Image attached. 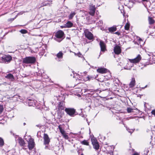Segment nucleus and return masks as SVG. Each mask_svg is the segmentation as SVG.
Wrapping results in <instances>:
<instances>
[{
  "label": "nucleus",
  "instance_id": "f257e3e1",
  "mask_svg": "<svg viewBox=\"0 0 155 155\" xmlns=\"http://www.w3.org/2000/svg\"><path fill=\"white\" fill-rule=\"evenodd\" d=\"M23 62L26 64H32L35 63L36 61L35 58L34 57H27L22 59Z\"/></svg>",
  "mask_w": 155,
  "mask_h": 155
},
{
  "label": "nucleus",
  "instance_id": "f03ea898",
  "mask_svg": "<svg viewBox=\"0 0 155 155\" xmlns=\"http://www.w3.org/2000/svg\"><path fill=\"white\" fill-rule=\"evenodd\" d=\"M64 35V33L62 31H58L55 34V36L56 38H55V40L60 42L63 39Z\"/></svg>",
  "mask_w": 155,
  "mask_h": 155
},
{
  "label": "nucleus",
  "instance_id": "7ed1b4c3",
  "mask_svg": "<svg viewBox=\"0 0 155 155\" xmlns=\"http://www.w3.org/2000/svg\"><path fill=\"white\" fill-rule=\"evenodd\" d=\"M12 58L10 55H5L3 56L1 58V61L3 63H8L12 60Z\"/></svg>",
  "mask_w": 155,
  "mask_h": 155
},
{
  "label": "nucleus",
  "instance_id": "20e7f679",
  "mask_svg": "<svg viewBox=\"0 0 155 155\" xmlns=\"http://www.w3.org/2000/svg\"><path fill=\"white\" fill-rule=\"evenodd\" d=\"M64 148L63 144H59L57 145H55L53 147V150L55 153L58 152L59 151H62L63 150Z\"/></svg>",
  "mask_w": 155,
  "mask_h": 155
},
{
  "label": "nucleus",
  "instance_id": "39448f33",
  "mask_svg": "<svg viewBox=\"0 0 155 155\" xmlns=\"http://www.w3.org/2000/svg\"><path fill=\"white\" fill-rule=\"evenodd\" d=\"M84 34L85 36L89 40H91L94 39L92 34L90 32L88 29H86L84 31Z\"/></svg>",
  "mask_w": 155,
  "mask_h": 155
},
{
  "label": "nucleus",
  "instance_id": "423d86ee",
  "mask_svg": "<svg viewBox=\"0 0 155 155\" xmlns=\"http://www.w3.org/2000/svg\"><path fill=\"white\" fill-rule=\"evenodd\" d=\"M65 111L68 114L71 116H73L75 112V109L71 108H66Z\"/></svg>",
  "mask_w": 155,
  "mask_h": 155
},
{
  "label": "nucleus",
  "instance_id": "0eeeda50",
  "mask_svg": "<svg viewBox=\"0 0 155 155\" xmlns=\"http://www.w3.org/2000/svg\"><path fill=\"white\" fill-rule=\"evenodd\" d=\"M28 143V147L30 150H32L35 146V142L33 139L30 137L28 140H27Z\"/></svg>",
  "mask_w": 155,
  "mask_h": 155
},
{
  "label": "nucleus",
  "instance_id": "6e6552de",
  "mask_svg": "<svg viewBox=\"0 0 155 155\" xmlns=\"http://www.w3.org/2000/svg\"><path fill=\"white\" fill-rule=\"evenodd\" d=\"M141 59V57L140 55L138 54L135 58L132 59H129V61L131 63L136 64L139 62Z\"/></svg>",
  "mask_w": 155,
  "mask_h": 155
},
{
  "label": "nucleus",
  "instance_id": "1a4fd4ad",
  "mask_svg": "<svg viewBox=\"0 0 155 155\" xmlns=\"http://www.w3.org/2000/svg\"><path fill=\"white\" fill-rule=\"evenodd\" d=\"M43 139L44 144L45 145H48L50 141V140L47 134H44Z\"/></svg>",
  "mask_w": 155,
  "mask_h": 155
},
{
  "label": "nucleus",
  "instance_id": "9d476101",
  "mask_svg": "<svg viewBox=\"0 0 155 155\" xmlns=\"http://www.w3.org/2000/svg\"><path fill=\"white\" fill-rule=\"evenodd\" d=\"M91 140L94 148L96 150H98L99 147V145L97 140L95 139H92Z\"/></svg>",
  "mask_w": 155,
  "mask_h": 155
},
{
  "label": "nucleus",
  "instance_id": "9b49d317",
  "mask_svg": "<svg viewBox=\"0 0 155 155\" xmlns=\"http://www.w3.org/2000/svg\"><path fill=\"white\" fill-rule=\"evenodd\" d=\"M96 10L95 6L91 4L90 5L89 7V14L91 16H94V15Z\"/></svg>",
  "mask_w": 155,
  "mask_h": 155
},
{
  "label": "nucleus",
  "instance_id": "f8f14e48",
  "mask_svg": "<svg viewBox=\"0 0 155 155\" xmlns=\"http://www.w3.org/2000/svg\"><path fill=\"white\" fill-rule=\"evenodd\" d=\"M100 45L101 48V51L104 52L106 50L105 44L102 41L100 42Z\"/></svg>",
  "mask_w": 155,
  "mask_h": 155
},
{
  "label": "nucleus",
  "instance_id": "ddd939ff",
  "mask_svg": "<svg viewBox=\"0 0 155 155\" xmlns=\"http://www.w3.org/2000/svg\"><path fill=\"white\" fill-rule=\"evenodd\" d=\"M97 71L99 73L104 74L107 73V70L104 68H98L97 69Z\"/></svg>",
  "mask_w": 155,
  "mask_h": 155
},
{
  "label": "nucleus",
  "instance_id": "4468645a",
  "mask_svg": "<svg viewBox=\"0 0 155 155\" xmlns=\"http://www.w3.org/2000/svg\"><path fill=\"white\" fill-rule=\"evenodd\" d=\"M114 51L115 53L117 54H120L121 52V49L120 46L116 45L114 48Z\"/></svg>",
  "mask_w": 155,
  "mask_h": 155
},
{
  "label": "nucleus",
  "instance_id": "2eb2a0df",
  "mask_svg": "<svg viewBox=\"0 0 155 155\" xmlns=\"http://www.w3.org/2000/svg\"><path fill=\"white\" fill-rule=\"evenodd\" d=\"M5 78L8 79L10 80L11 81H13L14 79L13 75L11 74H8L6 76H5Z\"/></svg>",
  "mask_w": 155,
  "mask_h": 155
},
{
  "label": "nucleus",
  "instance_id": "dca6fc26",
  "mask_svg": "<svg viewBox=\"0 0 155 155\" xmlns=\"http://www.w3.org/2000/svg\"><path fill=\"white\" fill-rule=\"evenodd\" d=\"M135 79L134 78H132L131 81L129 84V86L130 87H133L135 85Z\"/></svg>",
  "mask_w": 155,
  "mask_h": 155
},
{
  "label": "nucleus",
  "instance_id": "f3484780",
  "mask_svg": "<svg viewBox=\"0 0 155 155\" xmlns=\"http://www.w3.org/2000/svg\"><path fill=\"white\" fill-rule=\"evenodd\" d=\"M18 143L20 144V145L22 146H24L25 143L24 140L22 139L21 138H18Z\"/></svg>",
  "mask_w": 155,
  "mask_h": 155
},
{
  "label": "nucleus",
  "instance_id": "a211bd4d",
  "mask_svg": "<svg viewBox=\"0 0 155 155\" xmlns=\"http://www.w3.org/2000/svg\"><path fill=\"white\" fill-rule=\"evenodd\" d=\"M73 25V23L70 21H68L65 24V26L66 28H71Z\"/></svg>",
  "mask_w": 155,
  "mask_h": 155
},
{
  "label": "nucleus",
  "instance_id": "6ab92c4d",
  "mask_svg": "<svg viewBox=\"0 0 155 155\" xmlns=\"http://www.w3.org/2000/svg\"><path fill=\"white\" fill-rule=\"evenodd\" d=\"M118 9L120 11L121 13L123 14V15L124 16V10L123 5H120L118 7Z\"/></svg>",
  "mask_w": 155,
  "mask_h": 155
},
{
  "label": "nucleus",
  "instance_id": "aec40b11",
  "mask_svg": "<svg viewBox=\"0 0 155 155\" xmlns=\"http://www.w3.org/2000/svg\"><path fill=\"white\" fill-rule=\"evenodd\" d=\"M64 106L63 103L62 102H60L58 105V109L59 110H63L64 109Z\"/></svg>",
  "mask_w": 155,
  "mask_h": 155
},
{
  "label": "nucleus",
  "instance_id": "412c9836",
  "mask_svg": "<svg viewBox=\"0 0 155 155\" xmlns=\"http://www.w3.org/2000/svg\"><path fill=\"white\" fill-rule=\"evenodd\" d=\"M76 14V13L75 12H72L70 14V15L68 16L69 19L70 20L72 19Z\"/></svg>",
  "mask_w": 155,
  "mask_h": 155
},
{
  "label": "nucleus",
  "instance_id": "4be33fe9",
  "mask_svg": "<svg viewBox=\"0 0 155 155\" xmlns=\"http://www.w3.org/2000/svg\"><path fill=\"white\" fill-rule=\"evenodd\" d=\"M117 30V28L115 27H112L108 29L109 31L110 32H113Z\"/></svg>",
  "mask_w": 155,
  "mask_h": 155
},
{
  "label": "nucleus",
  "instance_id": "5701e85b",
  "mask_svg": "<svg viewBox=\"0 0 155 155\" xmlns=\"http://www.w3.org/2000/svg\"><path fill=\"white\" fill-rule=\"evenodd\" d=\"M28 104L29 106H34L35 105V102L34 101L30 99L29 100Z\"/></svg>",
  "mask_w": 155,
  "mask_h": 155
},
{
  "label": "nucleus",
  "instance_id": "b1692460",
  "mask_svg": "<svg viewBox=\"0 0 155 155\" xmlns=\"http://www.w3.org/2000/svg\"><path fill=\"white\" fill-rule=\"evenodd\" d=\"M63 53L61 51H60L57 55V57L59 58H62L63 57Z\"/></svg>",
  "mask_w": 155,
  "mask_h": 155
},
{
  "label": "nucleus",
  "instance_id": "393cba45",
  "mask_svg": "<svg viewBox=\"0 0 155 155\" xmlns=\"http://www.w3.org/2000/svg\"><path fill=\"white\" fill-rule=\"evenodd\" d=\"M81 143L82 144L88 146L89 145V142L87 140H84L83 141L81 142Z\"/></svg>",
  "mask_w": 155,
  "mask_h": 155
},
{
  "label": "nucleus",
  "instance_id": "a878e982",
  "mask_svg": "<svg viewBox=\"0 0 155 155\" xmlns=\"http://www.w3.org/2000/svg\"><path fill=\"white\" fill-rule=\"evenodd\" d=\"M45 149H48V150H53V147H51L50 145H49L48 144V145H45Z\"/></svg>",
  "mask_w": 155,
  "mask_h": 155
},
{
  "label": "nucleus",
  "instance_id": "bb28decb",
  "mask_svg": "<svg viewBox=\"0 0 155 155\" xmlns=\"http://www.w3.org/2000/svg\"><path fill=\"white\" fill-rule=\"evenodd\" d=\"M103 21H102L100 20L98 22H97L96 23L97 26L98 27H101L103 25Z\"/></svg>",
  "mask_w": 155,
  "mask_h": 155
},
{
  "label": "nucleus",
  "instance_id": "cd10ccee",
  "mask_svg": "<svg viewBox=\"0 0 155 155\" xmlns=\"http://www.w3.org/2000/svg\"><path fill=\"white\" fill-rule=\"evenodd\" d=\"M149 24L150 25L153 24L154 22V21L153 19L150 17L149 18Z\"/></svg>",
  "mask_w": 155,
  "mask_h": 155
},
{
  "label": "nucleus",
  "instance_id": "c85d7f7f",
  "mask_svg": "<svg viewBox=\"0 0 155 155\" xmlns=\"http://www.w3.org/2000/svg\"><path fill=\"white\" fill-rule=\"evenodd\" d=\"M4 144V141L3 139L0 137V146L1 147L3 146Z\"/></svg>",
  "mask_w": 155,
  "mask_h": 155
},
{
  "label": "nucleus",
  "instance_id": "c756f323",
  "mask_svg": "<svg viewBox=\"0 0 155 155\" xmlns=\"http://www.w3.org/2000/svg\"><path fill=\"white\" fill-rule=\"evenodd\" d=\"M50 4L46 2H42L41 4V5L40 7H43L45 6L48 5L50 6Z\"/></svg>",
  "mask_w": 155,
  "mask_h": 155
},
{
  "label": "nucleus",
  "instance_id": "7c9ffc66",
  "mask_svg": "<svg viewBox=\"0 0 155 155\" xmlns=\"http://www.w3.org/2000/svg\"><path fill=\"white\" fill-rule=\"evenodd\" d=\"M63 137L66 140H68L69 139V137L67 135V134L66 133L62 135Z\"/></svg>",
  "mask_w": 155,
  "mask_h": 155
},
{
  "label": "nucleus",
  "instance_id": "2f4dec72",
  "mask_svg": "<svg viewBox=\"0 0 155 155\" xmlns=\"http://www.w3.org/2000/svg\"><path fill=\"white\" fill-rule=\"evenodd\" d=\"M129 24L127 23L124 27L125 30H128L129 29Z\"/></svg>",
  "mask_w": 155,
  "mask_h": 155
},
{
  "label": "nucleus",
  "instance_id": "473e14b6",
  "mask_svg": "<svg viewBox=\"0 0 155 155\" xmlns=\"http://www.w3.org/2000/svg\"><path fill=\"white\" fill-rule=\"evenodd\" d=\"M129 65V64L128 63L127 64V65L125 67H124V69H126V70L130 69L131 68L132 66H131L130 67L129 66L128 67V65Z\"/></svg>",
  "mask_w": 155,
  "mask_h": 155
},
{
  "label": "nucleus",
  "instance_id": "72a5a7b5",
  "mask_svg": "<svg viewBox=\"0 0 155 155\" xmlns=\"http://www.w3.org/2000/svg\"><path fill=\"white\" fill-rule=\"evenodd\" d=\"M74 54L75 55H77L79 57L82 58L83 57V55L80 52H79L77 53H74Z\"/></svg>",
  "mask_w": 155,
  "mask_h": 155
},
{
  "label": "nucleus",
  "instance_id": "f704fd0d",
  "mask_svg": "<svg viewBox=\"0 0 155 155\" xmlns=\"http://www.w3.org/2000/svg\"><path fill=\"white\" fill-rule=\"evenodd\" d=\"M59 129L60 132L62 135L66 133L65 131L63 129H62L61 128L59 127Z\"/></svg>",
  "mask_w": 155,
  "mask_h": 155
},
{
  "label": "nucleus",
  "instance_id": "c9c22d12",
  "mask_svg": "<svg viewBox=\"0 0 155 155\" xmlns=\"http://www.w3.org/2000/svg\"><path fill=\"white\" fill-rule=\"evenodd\" d=\"M20 32L22 34H26L27 32V31L25 29H21L20 31Z\"/></svg>",
  "mask_w": 155,
  "mask_h": 155
},
{
  "label": "nucleus",
  "instance_id": "e433bc0d",
  "mask_svg": "<svg viewBox=\"0 0 155 155\" xmlns=\"http://www.w3.org/2000/svg\"><path fill=\"white\" fill-rule=\"evenodd\" d=\"M94 78V77L93 76H88L87 78V80L90 81L91 79H93Z\"/></svg>",
  "mask_w": 155,
  "mask_h": 155
},
{
  "label": "nucleus",
  "instance_id": "4c0bfd02",
  "mask_svg": "<svg viewBox=\"0 0 155 155\" xmlns=\"http://www.w3.org/2000/svg\"><path fill=\"white\" fill-rule=\"evenodd\" d=\"M127 110L128 113H130L133 111V109L130 108H127Z\"/></svg>",
  "mask_w": 155,
  "mask_h": 155
},
{
  "label": "nucleus",
  "instance_id": "58836bf2",
  "mask_svg": "<svg viewBox=\"0 0 155 155\" xmlns=\"http://www.w3.org/2000/svg\"><path fill=\"white\" fill-rule=\"evenodd\" d=\"M71 76H73V77L74 78H76V76H79V75L78 74H77L76 73H75V74L74 73V72H73V74H71Z\"/></svg>",
  "mask_w": 155,
  "mask_h": 155
},
{
  "label": "nucleus",
  "instance_id": "ea45409f",
  "mask_svg": "<svg viewBox=\"0 0 155 155\" xmlns=\"http://www.w3.org/2000/svg\"><path fill=\"white\" fill-rule=\"evenodd\" d=\"M127 130L128 131V132L131 133V134L134 131V130L133 129H130L128 128H127Z\"/></svg>",
  "mask_w": 155,
  "mask_h": 155
},
{
  "label": "nucleus",
  "instance_id": "a19ab883",
  "mask_svg": "<svg viewBox=\"0 0 155 155\" xmlns=\"http://www.w3.org/2000/svg\"><path fill=\"white\" fill-rule=\"evenodd\" d=\"M3 109V105H0V114H1L2 112Z\"/></svg>",
  "mask_w": 155,
  "mask_h": 155
},
{
  "label": "nucleus",
  "instance_id": "79ce46f5",
  "mask_svg": "<svg viewBox=\"0 0 155 155\" xmlns=\"http://www.w3.org/2000/svg\"><path fill=\"white\" fill-rule=\"evenodd\" d=\"M16 17H17V15L14 18H11L8 19V21H13L14 20V19L16 18Z\"/></svg>",
  "mask_w": 155,
  "mask_h": 155
},
{
  "label": "nucleus",
  "instance_id": "37998d69",
  "mask_svg": "<svg viewBox=\"0 0 155 155\" xmlns=\"http://www.w3.org/2000/svg\"><path fill=\"white\" fill-rule=\"evenodd\" d=\"M152 114L154 115L155 116V109L152 110L151 112Z\"/></svg>",
  "mask_w": 155,
  "mask_h": 155
},
{
  "label": "nucleus",
  "instance_id": "c03bdc74",
  "mask_svg": "<svg viewBox=\"0 0 155 155\" xmlns=\"http://www.w3.org/2000/svg\"><path fill=\"white\" fill-rule=\"evenodd\" d=\"M148 54V55L149 56H151L152 54L151 53H149V54Z\"/></svg>",
  "mask_w": 155,
  "mask_h": 155
},
{
  "label": "nucleus",
  "instance_id": "a18cd8bd",
  "mask_svg": "<svg viewBox=\"0 0 155 155\" xmlns=\"http://www.w3.org/2000/svg\"><path fill=\"white\" fill-rule=\"evenodd\" d=\"M105 85L106 86H108L109 85V84L108 83H107L105 84Z\"/></svg>",
  "mask_w": 155,
  "mask_h": 155
},
{
  "label": "nucleus",
  "instance_id": "49530a36",
  "mask_svg": "<svg viewBox=\"0 0 155 155\" xmlns=\"http://www.w3.org/2000/svg\"><path fill=\"white\" fill-rule=\"evenodd\" d=\"M115 34H117V35H119V33L118 32H116L115 33Z\"/></svg>",
  "mask_w": 155,
  "mask_h": 155
},
{
  "label": "nucleus",
  "instance_id": "de8ad7c7",
  "mask_svg": "<svg viewBox=\"0 0 155 155\" xmlns=\"http://www.w3.org/2000/svg\"><path fill=\"white\" fill-rule=\"evenodd\" d=\"M86 116L85 115H82V117H85V116Z\"/></svg>",
  "mask_w": 155,
  "mask_h": 155
},
{
  "label": "nucleus",
  "instance_id": "09e8293b",
  "mask_svg": "<svg viewBox=\"0 0 155 155\" xmlns=\"http://www.w3.org/2000/svg\"><path fill=\"white\" fill-rule=\"evenodd\" d=\"M133 155H139L137 153H135L133 154Z\"/></svg>",
  "mask_w": 155,
  "mask_h": 155
},
{
  "label": "nucleus",
  "instance_id": "8fccbe9b",
  "mask_svg": "<svg viewBox=\"0 0 155 155\" xmlns=\"http://www.w3.org/2000/svg\"><path fill=\"white\" fill-rule=\"evenodd\" d=\"M87 91H90L91 92H93V91H91L90 90H88V89H87Z\"/></svg>",
  "mask_w": 155,
  "mask_h": 155
},
{
  "label": "nucleus",
  "instance_id": "3c124183",
  "mask_svg": "<svg viewBox=\"0 0 155 155\" xmlns=\"http://www.w3.org/2000/svg\"><path fill=\"white\" fill-rule=\"evenodd\" d=\"M143 1L147 2V0H142Z\"/></svg>",
  "mask_w": 155,
  "mask_h": 155
},
{
  "label": "nucleus",
  "instance_id": "603ef678",
  "mask_svg": "<svg viewBox=\"0 0 155 155\" xmlns=\"http://www.w3.org/2000/svg\"><path fill=\"white\" fill-rule=\"evenodd\" d=\"M81 155H84V154L83 153H82Z\"/></svg>",
  "mask_w": 155,
  "mask_h": 155
},
{
  "label": "nucleus",
  "instance_id": "864d4df0",
  "mask_svg": "<svg viewBox=\"0 0 155 155\" xmlns=\"http://www.w3.org/2000/svg\"><path fill=\"white\" fill-rule=\"evenodd\" d=\"M25 123H24V125H25Z\"/></svg>",
  "mask_w": 155,
  "mask_h": 155
},
{
  "label": "nucleus",
  "instance_id": "5fc2aeb1",
  "mask_svg": "<svg viewBox=\"0 0 155 155\" xmlns=\"http://www.w3.org/2000/svg\"><path fill=\"white\" fill-rule=\"evenodd\" d=\"M147 87V85H146V86H145V87Z\"/></svg>",
  "mask_w": 155,
  "mask_h": 155
},
{
  "label": "nucleus",
  "instance_id": "6e6d98bb",
  "mask_svg": "<svg viewBox=\"0 0 155 155\" xmlns=\"http://www.w3.org/2000/svg\"><path fill=\"white\" fill-rule=\"evenodd\" d=\"M86 121H87V119H86Z\"/></svg>",
  "mask_w": 155,
  "mask_h": 155
},
{
  "label": "nucleus",
  "instance_id": "4d7b16f0",
  "mask_svg": "<svg viewBox=\"0 0 155 155\" xmlns=\"http://www.w3.org/2000/svg\"><path fill=\"white\" fill-rule=\"evenodd\" d=\"M1 85V84H0V85Z\"/></svg>",
  "mask_w": 155,
  "mask_h": 155
}]
</instances>
